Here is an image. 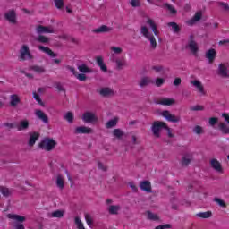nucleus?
I'll return each instance as SVG.
<instances>
[{
	"instance_id": "50",
	"label": "nucleus",
	"mask_w": 229,
	"mask_h": 229,
	"mask_svg": "<svg viewBox=\"0 0 229 229\" xmlns=\"http://www.w3.org/2000/svg\"><path fill=\"white\" fill-rule=\"evenodd\" d=\"M33 98L34 99H36V101H38V105H40L41 106H45L44 102H42V98H40V96L37 94V92L33 93Z\"/></svg>"
},
{
	"instance_id": "52",
	"label": "nucleus",
	"mask_w": 229,
	"mask_h": 229,
	"mask_svg": "<svg viewBox=\"0 0 229 229\" xmlns=\"http://www.w3.org/2000/svg\"><path fill=\"white\" fill-rule=\"evenodd\" d=\"M130 4H131V6H132V8H139V7H140V1H139V0H131Z\"/></svg>"
},
{
	"instance_id": "30",
	"label": "nucleus",
	"mask_w": 229,
	"mask_h": 229,
	"mask_svg": "<svg viewBox=\"0 0 229 229\" xmlns=\"http://www.w3.org/2000/svg\"><path fill=\"white\" fill-rule=\"evenodd\" d=\"M167 26H169V28H172V31L174 33H180L181 30L180 26L178 25V23L174 22V21H171L167 23Z\"/></svg>"
},
{
	"instance_id": "4",
	"label": "nucleus",
	"mask_w": 229,
	"mask_h": 229,
	"mask_svg": "<svg viewBox=\"0 0 229 229\" xmlns=\"http://www.w3.org/2000/svg\"><path fill=\"white\" fill-rule=\"evenodd\" d=\"M186 49H190V51L194 55V56H198V51H199V47H198V43L194 39V35L189 36L188 44L185 46Z\"/></svg>"
},
{
	"instance_id": "41",
	"label": "nucleus",
	"mask_w": 229,
	"mask_h": 229,
	"mask_svg": "<svg viewBox=\"0 0 229 229\" xmlns=\"http://www.w3.org/2000/svg\"><path fill=\"white\" fill-rule=\"evenodd\" d=\"M147 24H148L150 26L153 33H155V31H157V24L155 23V21H153L151 18H148Z\"/></svg>"
},
{
	"instance_id": "34",
	"label": "nucleus",
	"mask_w": 229,
	"mask_h": 229,
	"mask_svg": "<svg viewBox=\"0 0 229 229\" xmlns=\"http://www.w3.org/2000/svg\"><path fill=\"white\" fill-rule=\"evenodd\" d=\"M119 121V118L115 117L114 119L109 120L106 123V128L110 129L114 128V126H117V122Z\"/></svg>"
},
{
	"instance_id": "56",
	"label": "nucleus",
	"mask_w": 229,
	"mask_h": 229,
	"mask_svg": "<svg viewBox=\"0 0 229 229\" xmlns=\"http://www.w3.org/2000/svg\"><path fill=\"white\" fill-rule=\"evenodd\" d=\"M190 110L192 112H198L199 110H205V107L203 106L197 105L195 106L190 107Z\"/></svg>"
},
{
	"instance_id": "62",
	"label": "nucleus",
	"mask_w": 229,
	"mask_h": 229,
	"mask_svg": "<svg viewBox=\"0 0 229 229\" xmlns=\"http://www.w3.org/2000/svg\"><path fill=\"white\" fill-rule=\"evenodd\" d=\"M219 5H220V6H223V8H224V10H225V12H228V10H229V5H228V4H226V3H225V2H220V3H219Z\"/></svg>"
},
{
	"instance_id": "63",
	"label": "nucleus",
	"mask_w": 229,
	"mask_h": 229,
	"mask_svg": "<svg viewBox=\"0 0 229 229\" xmlns=\"http://www.w3.org/2000/svg\"><path fill=\"white\" fill-rule=\"evenodd\" d=\"M222 117L225 119V123L229 124V114L226 113H223Z\"/></svg>"
},
{
	"instance_id": "53",
	"label": "nucleus",
	"mask_w": 229,
	"mask_h": 229,
	"mask_svg": "<svg viewBox=\"0 0 229 229\" xmlns=\"http://www.w3.org/2000/svg\"><path fill=\"white\" fill-rule=\"evenodd\" d=\"M193 132L197 133V135H201V133H203V127L196 125L193 129Z\"/></svg>"
},
{
	"instance_id": "3",
	"label": "nucleus",
	"mask_w": 229,
	"mask_h": 229,
	"mask_svg": "<svg viewBox=\"0 0 229 229\" xmlns=\"http://www.w3.org/2000/svg\"><path fill=\"white\" fill-rule=\"evenodd\" d=\"M8 219H13L14 221L13 223V229H25L24 221H26V216H22L17 214H7Z\"/></svg>"
},
{
	"instance_id": "1",
	"label": "nucleus",
	"mask_w": 229,
	"mask_h": 229,
	"mask_svg": "<svg viewBox=\"0 0 229 229\" xmlns=\"http://www.w3.org/2000/svg\"><path fill=\"white\" fill-rule=\"evenodd\" d=\"M150 130L156 139H160V131H162V130H169V126H167V123L165 122L154 121Z\"/></svg>"
},
{
	"instance_id": "13",
	"label": "nucleus",
	"mask_w": 229,
	"mask_h": 229,
	"mask_svg": "<svg viewBox=\"0 0 229 229\" xmlns=\"http://www.w3.org/2000/svg\"><path fill=\"white\" fill-rule=\"evenodd\" d=\"M36 31L39 35L42 33H55V29H53L51 26L38 25L36 29Z\"/></svg>"
},
{
	"instance_id": "42",
	"label": "nucleus",
	"mask_w": 229,
	"mask_h": 229,
	"mask_svg": "<svg viewBox=\"0 0 229 229\" xmlns=\"http://www.w3.org/2000/svg\"><path fill=\"white\" fill-rule=\"evenodd\" d=\"M164 6L165 8H167V10H169L172 15H176V13H178V11H176V9H174V7H173V5L169 4L168 3H165Z\"/></svg>"
},
{
	"instance_id": "22",
	"label": "nucleus",
	"mask_w": 229,
	"mask_h": 229,
	"mask_svg": "<svg viewBox=\"0 0 229 229\" xmlns=\"http://www.w3.org/2000/svg\"><path fill=\"white\" fill-rule=\"evenodd\" d=\"M157 105H163L164 106H171L176 104L174 98H165L161 101L157 102Z\"/></svg>"
},
{
	"instance_id": "2",
	"label": "nucleus",
	"mask_w": 229,
	"mask_h": 229,
	"mask_svg": "<svg viewBox=\"0 0 229 229\" xmlns=\"http://www.w3.org/2000/svg\"><path fill=\"white\" fill-rule=\"evenodd\" d=\"M56 140L52 138L45 137L41 142L38 143V147L39 149H44L45 151H53L56 148Z\"/></svg>"
},
{
	"instance_id": "27",
	"label": "nucleus",
	"mask_w": 229,
	"mask_h": 229,
	"mask_svg": "<svg viewBox=\"0 0 229 229\" xmlns=\"http://www.w3.org/2000/svg\"><path fill=\"white\" fill-rule=\"evenodd\" d=\"M19 103H21V98H19V96L17 94L11 95V106H17Z\"/></svg>"
},
{
	"instance_id": "32",
	"label": "nucleus",
	"mask_w": 229,
	"mask_h": 229,
	"mask_svg": "<svg viewBox=\"0 0 229 229\" xmlns=\"http://www.w3.org/2000/svg\"><path fill=\"white\" fill-rule=\"evenodd\" d=\"M64 214H65L64 210H55L49 215V217H57L58 219H62V217H64Z\"/></svg>"
},
{
	"instance_id": "29",
	"label": "nucleus",
	"mask_w": 229,
	"mask_h": 229,
	"mask_svg": "<svg viewBox=\"0 0 229 229\" xmlns=\"http://www.w3.org/2000/svg\"><path fill=\"white\" fill-rule=\"evenodd\" d=\"M192 85H194V87H196L199 90V92H200V94L205 95V88H203V84H201V82L199 81H191Z\"/></svg>"
},
{
	"instance_id": "54",
	"label": "nucleus",
	"mask_w": 229,
	"mask_h": 229,
	"mask_svg": "<svg viewBox=\"0 0 229 229\" xmlns=\"http://www.w3.org/2000/svg\"><path fill=\"white\" fill-rule=\"evenodd\" d=\"M85 219H86V223H87L88 226H89L91 228L92 227V216H90V215H89V214H86Z\"/></svg>"
},
{
	"instance_id": "12",
	"label": "nucleus",
	"mask_w": 229,
	"mask_h": 229,
	"mask_svg": "<svg viewBox=\"0 0 229 229\" xmlns=\"http://www.w3.org/2000/svg\"><path fill=\"white\" fill-rule=\"evenodd\" d=\"M217 74L220 78H229L228 68L225 64H220L218 65Z\"/></svg>"
},
{
	"instance_id": "37",
	"label": "nucleus",
	"mask_w": 229,
	"mask_h": 229,
	"mask_svg": "<svg viewBox=\"0 0 229 229\" xmlns=\"http://www.w3.org/2000/svg\"><path fill=\"white\" fill-rule=\"evenodd\" d=\"M147 38L150 41V47L152 49H157V39H155V36H153V34H151Z\"/></svg>"
},
{
	"instance_id": "35",
	"label": "nucleus",
	"mask_w": 229,
	"mask_h": 229,
	"mask_svg": "<svg viewBox=\"0 0 229 229\" xmlns=\"http://www.w3.org/2000/svg\"><path fill=\"white\" fill-rule=\"evenodd\" d=\"M196 216L197 217H201L202 219H208L212 216V211L200 212Z\"/></svg>"
},
{
	"instance_id": "57",
	"label": "nucleus",
	"mask_w": 229,
	"mask_h": 229,
	"mask_svg": "<svg viewBox=\"0 0 229 229\" xmlns=\"http://www.w3.org/2000/svg\"><path fill=\"white\" fill-rule=\"evenodd\" d=\"M111 51H114V53H115L116 55H121V53H123V48L112 47Z\"/></svg>"
},
{
	"instance_id": "36",
	"label": "nucleus",
	"mask_w": 229,
	"mask_h": 229,
	"mask_svg": "<svg viewBox=\"0 0 229 229\" xmlns=\"http://www.w3.org/2000/svg\"><path fill=\"white\" fill-rule=\"evenodd\" d=\"M114 137H116V139H121L122 137H124V132L121 129H114L113 131Z\"/></svg>"
},
{
	"instance_id": "31",
	"label": "nucleus",
	"mask_w": 229,
	"mask_h": 229,
	"mask_svg": "<svg viewBox=\"0 0 229 229\" xmlns=\"http://www.w3.org/2000/svg\"><path fill=\"white\" fill-rule=\"evenodd\" d=\"M36 42H39V44H49V38L39 35L35 38Z\"/></svg>"
},
{
	"instance_id": "39",
	"label": "nucleus",
	"mask_w": 229,
	"mask_h": 229,
	"mask_svg": "<svg viewBox=\"0 0 229 229\" xmlns=\"http://www.w3.org/2000/svg\"><path fill=\"white\" fill-rule=\"evenodd\" d=\"M148 219L150 221H159L160 217L157 216V215L153 214L151 211H147Z\"/></svg>"
},
{
	"instance_id": "20",
	"label": "nucleus",
	"mask_w": 229,
	"mask_h": 229,
	"mask_svg": "<svg viewBox=\"0 0 229 229\" xmlns=\"http://www.w3.org/2000/svg\"><path fill=\"white\" fill-rule=\"evenodd\" d=\"M201 17H203V13L201 11L197 12L192 19L188 21L189 26H194L196 22L201 21Z\"/></svg>"
},
{
	"instance_id": "58",
	"label": "nucleus",
	"mask_w": 229,
	"mask_h": 229,
	"mask_svg": "<svg viewBox=\"0 0 229 229\" xmlns=\"http://www.w3.org/2000/svg\"><path fill=\"white\" fill-rule=\"evenodd\" d=\"M76 77L80 80V81H85L87 80V75L85 73H79Z\"/></svg>"
},
{
	"instance_id": "55",
	"label": "nucleus",
	"mask_w": 229,
	"mask_h": 229,
	"mask_svg": "<svg viewBox=\"0 0 229 229\" xmlns=\"http://www.w3.org/2000/svg\"><path fill=\"white\" fill-rule=\"evenodd\" d=\"M217 123H219V118H217V117L209 118L210 126H216V124H217Z\"/></svg>"
},
{
	"instance_id": "8",
	"label": "nucleus",
	"mask_w": 229,
	"mask_h": 229,
	"mask_svg": "<svg viewBox=\"0 0 229 229\" xmlns=\"http://www.w3.org/2000/svg\"><path fill=\"white\" fill-rule=\"evenodd\" d=\"M4 17L11 24H17V13H15V10H10Z\"/></svg>"
},
{
	"instance_id": "7",
	"label": "nucleus",
	"mask_w": 229,
	"mask_h": 229,
	"mask_svg": "<svg viewBox=\"0 0 229 229\" xmlns=\"http://www.w3.org/2000/svg\"><path fill=\"white\" fill-rule=\"evenodd\" d=\"M81 119L83 123H88L89 124H92V123H98V116H96V114L89 111L85 112L82 114Z\"/></svg>"
},
{
	"instance_id": "23",
	"label": "nucleus",
	"mask_w": 229,
	"mask_h": 229,
	"mask_svg": "<svg viewBox=\"0 0 229 229\" xmlns=\"http://www.w3.org/2000/svg\"><path fill=\"white\" fill-rule=\"evenodd\" d=\"M210 164L211 167L215 169V171H216L217 173H221V174H223V166L221 165V163L217 161V159H212L210 161Z\"/></svg>"
},
{
	"instance_id": "9",
	"label": "nucleus",
	"mask_w": 229,
	"mask_h": 229,
	"mask_svg": "<svg viewBox=\"0 0 229 229\" xmlns=\"http://www.w3.org/2000/svg\"><path fill=\"white\" fill-rule=\"evenodd\" d=\"M155 81L151 80L150 77L144 76L140 79L138 85L140 87V89H144V87H149V85H153Z\"/></svg>"
},
{
	"instance_id": "11",
	"label": "nucleus",
	"mask_w": 229,
	"mask_h": 229,
	"mask_svg": "<svg viewBox=\"0 0 229 229\" xmlns=\"http://www.w3.org/2000/svg\"><path fill=\"white\" fill-rule=\"evenodd\" d=\"M74 133L76 135H78L80 133L90 135V133H94V130H92V128H90V127L80 126V127L75 128Z\"/></svg>"
},
{
	"instance_id": "40",
	"label": "nucleus",
	"mask_w": 229,
	"mask_h": 229,
	"mask_svg": "<svg viewBox=\"0 0 229 229\" xmlns=\"http://www.w3.org/2000/svg\"><path fill=\"white\" fill-rule=\"evenodd\" d=\"M140 33L144 36L145 38H149L151 33H149V30L146 26L141 27Z\"/></svg>"
},
{
	"instance_id": "49",
	"label": "nucleus",
	"mask_w": 229,
	"mask_h": 229,
	"mask_svg": "<svg viewBox=\"0 0 229 229\" xmlns=\"http://www.w3.org/2000/svg\"><path fill=\"white\" fill-rule=\"evenodd\" d=\"M0 192L3 194V196H5V198H8L10 196V190L6 187H1Z\"/></svg>"
},
{
	"instance_id": "14",
	"label": "nucleus",
	"mask_w": 229,
	"mask_h": 229,
	"mask_svg": "<svg viewBox=\"0 0 229 229\" xmlns=\"http://www.w3.org/2000/svg\"><path fill=\"white\" fill-rule=\"evenodd\" d=\"M39 138H40V133L38 132L30 133L28 146H30V148H33V146H35V142H37Z\"/></svg>"
},
{
	"instance_id": "33",
	"label": "nucleus",
	"mask_w": 229,
	"mask_h": 229,
	"mask_svg": "<svg viewBox=\"0 0 229 229\" xmlns=\"http://www.w3.org/2000/svg\"><path fill=\"white\" fill-rule=\"evenodd\" d=\"M219 130L224 135H229V126L225 123L219 124Z\"/></svg>"
},
{
	"instance_id": "38",
	"label": "nucleus",
	"mask_w": 229,
	"mask_h": 229,
	"mask_svg": "<svg viewBox=\"0 0 229 229\" xmlns=\"http://www.w3.org/2000/svg\"><path fill=\"white\" fill-rule=\"evenodd\" d=\"M30 69L32 71H34L35 72H38V74H42L43 72H46V69H44V67L38 66V65H33L30 67Z\"/></svg>"
},
{
	"instance_id": "61",
	"label": "nucleus",
	"mask_w": 229,
	"mask_h": 229,
	"mask_svg": "<svg viewBox=\"0 0 229 229\" xmlns=\"http://www.w3.org/2000/svg\"><path fill=\"white\" fill-rule=\"evenodd\" d=\"M174 85L175 87H178V86L182 85V79H180V78H175V79L174 80Z\"/></svg>"
},
{
	"instance_id": "64",
	"label": "nucleus",
	"mask_w": 229,
	"mask_h": 229,
	"mask_svg": "<svg viewBox=\"0 0 229 229\" xmlns=\"http://www.w3.org/2000/svg\"><path fill=\"white\" fill-rule=\"evenodd\" d=\"M96 62H97V64H98V66L101 65V64L104 63L103 57H102V56H97Z\"/></svg>"
},
{
	"instance_id": "10",
	"label": "nucleus",
	"mask_w": 229,
	"mask_h": 229,
	"mask_svg": "<svg viewBox=\"0 0 229 229\" xmlns=\"http://www.w3.org/2000/svg\"><path fill=\"white\" fill-rule=\"evenodd\" d=\"M99 94L103 98H112L115 96V91H114V89H112L111 88L105 87L100 89Z\"/></svg>"
},
{
	"instance_id": "28",
	"label": "nucleus",
	"mask_w": 229,
	"mask_h": 229,
	"mask_svg": "<svg viewBox=\"0 0 229 229\" xmlns=\"http://www.w3.org/2000/svg\"><path fill=\"white\" fill-rule=\"evenodd\" d=\"M78 70L80 71V72H82L83 74L92 72V69L89 68V66H87V64H85L79 65Z\"/></svg>"
},
{
	"instance_id": "5",
	"label": "nucleus",
	"mask_w": 229,
	"mask_h": 229,
	"mask_svg": "<svg viewBox=\"0 0 229 229\" xmlns=\"http://www.w3.org/2000/svg\"><path fill=\"white\" fill-rule=\"evenodd\" d=\"M27 59L33 60V55H31L30 47H28V45H22L21 48L20 49L19 60L24 62Z\"/></svg>"
},
{
	"instance_id": "59",
	"label": "nucleus",
	"mask_w": 229,
	"mask_h": 229,
	"mask_svg": "<svg viewBox=\"0 0 229 229\" xmlns=\"http://www.w3.org/2000/svg\"><path fill=\"white\" fill-rule=\"evenodd\" d=\"M171 227H172L171 224H165V225H157L155 229H166Z\"/></svg>"
},
{
	"instance_id": "24",
	"label": "nucleus",
	"mask_w": 229,
	"mask_h": 229,
	"mask_svg": "<svg viewBox=\"0 0 229 229\" xmlns=\"http://www.w3.org/2000/svg\"><path fill=\"white\" fill-rule=\"evenodd\" d=\"M18 131H22L30 128V122L28 120H22L20 122V124L16 125Z\"/></svg>"
},
{
	"instance_id": "15",
	"label": "nucleus",
	"mask_w": 229,
	"mask_h": 229,
	"mask_svg": "<svg viewBox=\"0 0 229 229\" xmlns=\"http://www.w3.org/2000/svg\"><path fill=\"white\" fill-rule=\"evenodd\" d=\"M35 114L38 117V119L42 121L45 124H49V117H47L42 110H36Z\"/></svg>"
},
{
	"instance_id": "26",
	"label": "nucleus",
	"mask_w": 229,
	"mask_h": 229,
	"mask_svg": "<svg viewBox=\"0 0 229 229\" xmlns=\"http://www.w3.org/2000/svg\"><path fill=\"white\" fill-rule=\"evenodd\" d=\"M55 183L58 189L64 190L65 188V182H64V176L62 174L57 175Z\"/></svg>"
},
{
	"instance_id": "21",
	"label": "nucleus",
	"mask_w": 229,
	"mask_h": 229,
	"mask_svg": "<svg viewBox=\"0 0 229 229\" xmlns=\"http://www.w3.org/2000/svg\"><path fill=\"white\" fill-rule=\"evenodd\" d=\"M114 30L112 27H108L106 25H101L100 27L94 29L92 30L93 33H110Z\"/></svg>"
},
{
	"instance_id": "43",
	"label": "nucleus",
	"mask_w": 229,
	"mask_h": 229,
	"mask_svg": "<svg viewBox=\"0 0 229 229\" xmlns=\"http://www.w3.org/2000/svg\"><path fill=\"white\" fill-rule=\"evenodd\" d=\"M64 119L71 123L74 121V114L72 112H67L64 115Z\"/></svg>"
},
{
	"instance_id": "19",
	"label": "nucleus",
	"mask_w": 229,
	"mask_h": 229,
	"mask_svg": "<svg viewBox=\"0 0 229 229\" xmlns=\"http://www.w3.org/2000/svg\"><path fill=\"white\" fill-rule=\"evenodd\" d=\"M38 48L39 49V51H42L43 53H46L47 55H48V56H50L51 58H56V56H58L57 54L53 52V50H51V48L39 45L38 46Z\"/></svg>"
},
{
	"instance_id": "6",
	"label": "nucleus",
	"mask_w": 229,
	"mask_h": 229,
	"mask_svg": "<svg viewBox=\"0 0 229 229\" xmlns=\"http://www.w3.org/2000/svg\"><path fill=\"white\" fill-rule=\"evenodd\" d=\"M161 115L169 123H180V121L182 120V118L180 116L172 114L169 110H164L161 113Z\"/></svg>"
},
{
	"instance_id": "46",
	"label": "nucleus",
	"mask_w": 229,
	"mask_h": 229,
	"mask_svg": "<svg viewBox=\"0 0 229 229\" xmlns=\"http://www.w3.org/2000/svg\"><path fill=\"white\" fill-rule=\"evenodd\" d=\"M54 3L57 10H62L64 8V0H54Z\"/></svg>"
},
{
	"instance_id": "60",
	"label": "nucleus",
	"mask_w": 229,
	"mask_h": 229,
	"mask_svg": "<svg viewBox=\"0 0 229 229\" xmlns=\"http://www.w3.org/2000/svg\"><path fill=\"white\" fill-rule=\"evenodd\" d=\"M98 169H101L104 172L108 171V167L105 166V165H103V163L98 162Z\"/></svg>"
},
{
	"instance_id": "47",
	"label": "nucleus",
	"mask_w": 229,
	"mask_h": 229,
	"mask_svg": "<svg viewBox=\"0 0 229 229\" xmlns=\"http://www.w3.org/2000/svg\"><path fill=\"white\" fill-rule=\"evenodd\" d=\"M116 64V67L119 71H121V69H123V67H126V61L121 62V60L117 59L115 61Z\"/></svg>"
},
{
	"instance_id": "25",
	"label": "nucleus",
	"mask_w": 229,
	"mask_h": 229,
	"mask_svg": "<svg viewBox=\"0 0 229 229\" xmlns=\"http://www.w3.org/2000/svg\"><path fill=\"white\" fill-rule=\"evenodd\" d=\"M121 210V206L119 205H111L108 208L109 214L113 216H117L119 214V211Z\"/></svg>"
},
{
	"instance_id": "51",
	"label": "nucleus",
	"mask_w": 229,
	"mask_h": 229,
	"mask_svg": "<svg viewBox=\"0 0 229 229\" xmlns=\"http://www.w3.org/2000/svg\"><path fill=\"white\" fill-rule=\"evenodd\" d=\"M54 87L57 89L58 92H65V88H64V86H62V83L60 82H55Z\"/></svg>"
},
{
	"instance_id": "16",
	"label": "nucleus",
	"mask_w": 229,
	"mask_h": 229,
	"mask_svg": "<svg viewBox=\"0 0 229 229\" xmlns=\"http://www.w3.org/2000/svg\"><path fill=\"white\" fill-rule=\"evenodd\" d=\"M216 56H217V52L214 48H211L206 52V58L208 60L209 64H214Z\"/></svg>"
},
{
	"instance_id": "45",
	"label": "nucleus",
	"mask_w": 229,
	"mask_h": 229,
	"mask_svg": "<svg viewBox=\"0 0 229 229\" xmlns=\"http://www.w3.org/2000/svg\"><path fill=\"white\" fill-rule=\"evenodd\" d=\"M74 221L78 229H85V226H83V223L81 222V219L79 218V216H76Z\"/></svg>"
},
{
	"instance_id": "48",
	"label": "nucleus",
	"mask_w": 229,
	"mask_h": 229,
	"mask_svg": "<svg viewBox=\"0 0 229 229\" xmlns=\"http://www.w3.org/2000/svg\"><path fill=\"white\" fill-rule=\"evenodd\" d=\"M164 83H165V79H164V78H157L155 80V85L157 87H162L164 85Z\"/></svg>"
},
{
	"instance_id": "44",
	"label": "nucleus",
	"mask_w": 229,
	"mask_h": 229,
	"mask_svg": "<svg viewBox=\"0 0 229 229\" xmlns=\"http://www.w3.org/2000/svg\"><path fill=\"white\" fill-rule=\"evenodd\" d=\"M213 201L217 203L219 207H222L223 208H226V203L225 202V200L216 197L215 199H213Z\"/></svg>"
},
{
	"instance_id": "18",
	"label": "nucleus",
	"mask_w": 229,
	"mask_h": 229,
	"mask_svg": "<svg viewBox=\"0 0 229 229\" xmlns=\"http://www.w3.org/2000/svg\"><path fill=\"white\" fill-rule=\"evenodd\" d=\"M192 160H193L192 153L184 154V156L182 157V166L188 167L189 164H191V162H192Z\"/></svg>"
},
{
	"instance_id": "17",
	"label": "nucleus",
	"mask_w": 229,
	"mask_h": 229,
	"mask_svg": "<svg viewBox=\"0 0 229 229\" xmlns=\"http://www.w3.org/2000/svg\"><path fill=\"white\" fill-rule=\"evenodd\" d=\"M140 189L148 193L153 192V191L151 190V182L149 181H141L140 182Z\"/></svg>"
}]
</instances>
